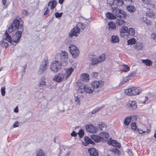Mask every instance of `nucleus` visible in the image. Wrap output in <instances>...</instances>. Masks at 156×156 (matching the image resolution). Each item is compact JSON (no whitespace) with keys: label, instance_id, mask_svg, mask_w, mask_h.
<instances>
[{"label":"nucleus","instance_id":"c03bdc74","mask_svg":"<svg viewBox=\"0 0 156 156\" xmlns=\"http://www.w3.org/2000/svg\"><path fill=\"white\" fill-rule=\"evenodd\" d=\"M101 108L102 107H98L95 108L91 112V113L93 114H95L96 113L99 111Z\"/></svg>","mask_w":156,"mask_h":156},{"label":"nucleus","instance_id":"e2e57ef3","mask_svg":"<svg viewBox=\"0 0 156 156\" xmlns=\"http://www.w3.org/2000/svg\"><path fill=\"white\" fill-rule=\"evenodd\" d=\"M146 23L147 25H151V22L150 21H149V20H146Z\"/></svg>","mask_w":156,"mask_h":156},{"label":"nucleus","instance_id":"bf43d9fd","mask_svg":"<svg viewBox=\"0 0 156 156\" xmlns=\"http://www.w3.org/2000/svg\"><path fill=\"white\" fill-rule=\"evenodd\" d=\"M123 81L125 82V83L127 82L128 81L127 78L126 77H124L123 78Z\"/></svg>","mask_w":156,"mask_h":156},{"label":"nucleus","instance_id":"0e129e2a","mask_svg":"<svg viewBox=\"0 0 156 156\" xmlns=\"http://www.w3.org/2000/svg\"><path fill=\"white\" fill-rule=\"evenodd\" d=\"M18 108L17 107L16 108H15L14 109V112H15L18 113Z\"/></svg>","mask_w":156,"mask_h":156},{"label":"nucleus","instance_id":"4c0bfd02","mask_svg":"<svg viewBox=\"0 0 156 156\" xmlns=\"http://www.w3.org/2000/svg\"><path fill=\"white\" fill-rule=\"evenodd\" d=\"M136 42V41L134 38H131L127 41V44L131 45L135 44Z\"/></svg>","mask_w":156,"mask_h":156},{"label":"nucleus","instance_id":"72a5a7b5","mask_svg":"<svg viewBox=\"0 0 156 156\" xmlns=\"http://www.w3.org/2000/svg\"><path fill=\"white\" fill-rule=\"evenodd\" d=\"M128 34L126 37H128L129 36H132L134 34L135 32L134 29L132 28H130L128 30V31L127 32Z\"/></svg>","mask_w":156,"mask_h":156},{"label":"nucleus","instance_id":"680f3d73","mask_svg":"<svg viewBox=\"0 0 156 156\" xmlns=\"http://www.w3.org/2000/svg\"><path fill=\"white\" fill-rule=\"evenodd\" d=\"M71 152L69 151H68L64 156H69Z\"/></svg>","mask_w":156,"mask_h":156},{"label":"nucleus","instance_id":"4468645a","mask_svg":"<svg viewBox=\"0 0 156 156\" xmlns=\"http://www.w3.org/2000/svg\"><path fill=\"white\" fill-rule=\"evenodd\" d=\"M108 3L110 5H113L114 4H115L116 5L118 6H121L124 3L123 2V0H112L111 2L109 3V0H107Z\"/></svg>","mask_w":156,"mask_h":156},{"label":"nucleus","instance_id":"79ce46f5","mask_svg":"<svg viewBox=\"0 0 156 156\" xmlns=\"http://www.w3.org/2000/svg\"><path fill=\"white\" fill-rule=\"evenodd\" d=\"M123 66L124 67V69L122 70L123 72H126L129 71V67L128 65H124Z\"/></svg>","mask_w":156,"mask_h":156},{"label":"nucleus","instance_id":"2f4dec72","mask_svg":"<svg viewBox=\"0 0 156 156\" xmlns=\"http://www.w3.org/2000/svg\"><path fill=\"white\" fill-rule=\"evenodd\" d=\"M108 29L109 30H115L116 28L115 23L112 22H110L108 23Z\"/></svg>","mask_w":156,"mask_h":156},{"label":"nucleus","instance_id":"13d9d810","mask_svg":"<svg viewBox=\"0 0 156 156\" xmlns=\"http://www.w3.org/2000/svg\"><path fill=\"white\" fill-rule=\"evenodd\" d=\"M71 136H77V133L74 131H73L71 134Z\"/></svg>","mask_w":156,"mask_h":156},{"label":"nucleus","instance_id":"a878e982","mask_svg":"<svg viewBox=\"0 0 156 156\" xmlns=\"http://www.w3.org/2000/svg\"><path fill=\"white\" fill-rule=\"evenodd\" d=\"M111 41L113 43H118L119 41V37L118 36L112 35V36Z\"/></svg>","mask_w":156,"mask_h":156},{"label":"nucleus","instance_id":"a18cd8bd","mask_svg":"<svg viewBox=\"0 0 156 156\" xmlns=\"http://www.w3.org/2000/svg\"><path fill=\"white\" fill-rule=\"evenodd\" d=\"M78 134L80 138H82L84 135V132L83 130L82 129H81L78 133Z\"/></svg>","mask_w":156,"mask_h":156},{"label":"nucleus","instance_id":"20e7f679","mask_svg":"<svg viewBox=\"0 0 156 156\" xmlns=\"http://www.w3.org/2000/svg\"><path fill=\"white\" fill-rule=\"evenodd\" d=\"M69 49L73 58H76L79 54L80 51L78 48L74 45H71L69 47Z\"/></svg>","mask_w":156,"mask_h":156},{"label":"nucleus","instance_id":"b1692460","mask_svg":"<svg viewBox=\"0 0 156 156\" xmlns=\"http://www.w3.org/2000/svg\"><path fill=\"white\" fill-rule=\"evenodd\" d=\"M77 85L79 86V88L78 89V92L83 94L85 92L84 90V85H83V84L80 82H78L77 83Z\"/></svg>","mask_w":156,"mask_h":156},{"label":"nucleus","instance_id":"ddd939ff","mask_svg":"<svg viewBox=\"0 0 156 156\" xmlns=\"http://www.w3.org/2000/svg\"><path fill=\"white\" fill-rule=\"evenodd\" d=\"M86 129L87 131L91 133H95L98 131V128L92 125L86 126Z\"/></svg>","mask_w":156,"mask_h":156},{"label":"nucleus","instance_id":"6ab92c4d","mask_svg":"<svg viewBox=\"0 0 156 156\" xmlns=\"http://www.w3.org/2000/svg\"><path fill=\"white\" fill-rule=\"evenodd\" d=\"M133 95H136L139 94L141 91V89L138 87H131Z\"/></svg>","mask_w":156,"mask_h":156},{"label":"nucleus","instance_id":"09e8293b","mask_svg":"<svg viewBox=\"0 0 156 156\" xmlns=\"http://www.w3.org/2000/svg\"><path fill=\"white\" fill-rule=\"evenodd\" d=\"M131 126L132 129L133 130L136 129V123L135 122L132 123L131 124Z\"/></svg>","mask_w":156,"mask_h":156},{"label":"nucleus","instance_id":"052dcab7","mask_svg":"<svg viewBox=\"0 0 156 156\" xmlns=\"http://www.w3.org/2000/svg\"><path fill=\"white\" fill-rule=\"evenodd\" d=\"M136 74V72H133L131 73H130L129 75H128L129 77H132L135 74Z\"/></svg>","mask_w":156,"mask_h":156},{"label":"nucleus","instance_id":"f3484780","mask_svg":"<svg viewBox=\"0 0 156 156\" xmlns=\"http://www.w3.org/2000/svg\"><path fill=\"white\" fill-rule=\"evenodd\" d=\"M108 143L109 144H112L113 147H115L120 148L121 146L120 143L117 142L115 140H112L111 138L109 139V141Z\"/></svg>","mask_w":156,"mask_h":156},{"label":"nucleus","instance_id":"39448f33","mask_svg":"<svg viewBox=\"0 0 156 156\" xmlns=\"http://www.w3.org/2000/svg\"><path fill=\"white\" fill-rule=\"evenodd\" d=\"M113 12L116 16L120 18H124L126 16V14L124 11L116 7L113 9Z\"/></svg>","mask_w":156,"mask_h":156},{"label":"nucleus","instance_id":"49530a36","mask_svg":"<svg viewBox=\"0 0 156 156\" xmlns=\"http://www.w3.org/2000/svg\"><path fill=\"white\" fill-rule=\"evenodd\" d=\"M75 101L76 103V105H80V99L78 97H75Z\"/></svg>","mask_w":156,"mask_h":156},{"label":"nucleus","instance_id":"4be33fe9","mask_svg":"<svg viewBox=\"0 0 156 156\" xmlns=\"http://www.w3.org/2000/svg\"><path fill=\"white\" fill-rule=\"evenodd\" d=\"M74 70V69L72 67H70L67 69L66 71V75H65L66 79L69 77Z\"/></svg>","mask_w":156,"mask_h":156},{"label":"nucleus","instance_id":"5701e85b","mask_svg":"<svg viewBox=\"0 0 156 156\" xmlns=\"http://www.w3.org/2000/svg\"><path fill=\"white\" fill-rule=\"evenodd\" d=\"M57 2L55 0H52L50 1L48 3V5L50 6L51 9L53 10L56 6Z\"/></svg>","mask_w":156,"mask_h":156},{"label":"nucleus","instance_id":"423d86ee","mask_svg":"<svg viewBox=\"0 0 156 156\" xmlns=\"http://www.w3.org/2000/svg\"><path fill=\"white\" fill-rule=\"evenodd\" d=\"M60 60L61 63H65V65L66 64L68 60V55L67 53L65 51H61L60 54Z\"/></svg>","mask_w":156,"mask_h":156},{"label":"nucleus","instance_id":"9b49d317","mask_svg":"<svg viewBox=\"0 0 156 156\" xmlns=\"http://www.w3.org/2000/svg\"><path fill=\"white\" fill-rule=\"evenodd\" d=\"M80 30L76 27L73 28L69 33V36L70 37H72L73 36H77V35L80 34Z\"/></svg>","mask_w":156,"mask_h":156},{"label":"nucleus","instance_id":"f03ea898","mask_svg":"<svg viewBox=\"0 0 156 156\" xmlns=\"http://www.w3.org/2000/svg\"><path fill=\"white\" fill-rule=\"evenodd\" d=\"M23 22L21 18L17 17L12 23L8 29V32L11 33L16 29H23Z\"/></svg>","mask_w":156,"mask_h":156},{"label":"nucleus","instance_id":"2eb2a0df","mask_svg":"<svg viewBox=\"0 0 156 156\" xmlns=\"http://www.w3.org/2000/svg\"><path fill=\"white\" fill-rule=\"evenodd\" d=\"M48 64V62L46 60H44L42 62L40 68V71L41 72V73H43L46 71Z\"/></svg>","mask_w":156,"mask_h":156},{"label":"nucleus","instance_id":"774afa93","mask_svg":"<svg viewBox=\"0 0 156 156\" xmlns=\"http://www.w3.org/2000/svg\"><path fill=\"white\" fill-rule=\"evenodd\" d=\"M125 83V82L123 81V80L122 81H121L120 83L119 84V86L122 85L123 84Z\"/></svg>","mask_w":156,"mask_h":156},{"label":"nucleus","instance_id":"9d476101","mask_svg":"<svg viewBox=\"0 0 156 156\" xmlns=\"http://www.w3.org/2000/svg\"><path fill=\"white\" fill-rule=\"evenodd\" d=\"M128 31V28L126 26H123L120 29V35L124 38L126 37L127 34H128L127 32Z\"/></svg>","mask_w":156,"mask_h":156},{"label":"nucleus","instance_id":"3c124183","mask_svg":"<svg viewBox=\"0 0 156 156\" xmlns=\"http://www.w3.org/2000/svg\"><path fill=\"white\" fill-rule=\"evenodd\" d=\"M151 38L154 40L156 37V34L154 33H153L151 34Z\"/></svg>","mask_w":156,"mask_h":156},{"label":"nucleus","instance_id":"338daca9","mask_svg":"<svg viewBox=\"0 0 156 156\" xmlns=\"http://www.w3.org/2000/svg\"><path fill=\"white\" fill-rule=\"evenodd\" d=\"M6 0H2V3L3 5H5L6 4Z\"/></svg>","mask_w":156,"mask_h":156},{"label":"nucleus","instance_id":"0eeeda50","mask_svg":"<svg viewBox=\"0 0 156 156\" xmlns=\"http://www.w3.org/2000/svg\"><path fill=\"white\" fill-rule=\"evenodd\" d=\"M23 29L22 30L18 31L12 37V41L14 43H18L20 40Z\"/></svg>","mask_w":156,"mask_h":156},{"label":"nucleus","instance_id":"ea45409f","mask_svg":"<svg viewBox=\"0 0 156 156\" xmlns=\"http://www.w3.org/2000/svg\"><path fill=\"white\" fill-rule=\"evenodd\" d=\"M131 120V117H127L125 119L124 123L126 125H128L130 123Z\"/></svg>","mask_w":156,"mask_h":156},{"label":"nucleus","instance_id":"1a4fd4ad","mask_svg":"<svg viewBox=\"0 0 156 156\" xmlns=\"http://www.w3.org/2000/svg\"><path fill=\"white\" fill-rule=\"evenodd\" d=\"M104 84V82L102 81H94L91 83V86L94 90V89L101 87Z\"/></svg>","mask_w":156,"mask_h":156},{"label":"nucleus","instance_id":"c85d7f7f","mask_svg":"<svg viewBox=\"0 0 156 156\" xmlns=\"http://www.w3.org/2000/svg\"><path fill=\"white\" fill-rule=\"evenodd\" d=\"M131 87L126 89L124 92L126 95L129 96H133V93Z\"/></svg>","mask_w":156,"mask_h":156},{"label":"nucleus","instance_id":"7c9ffc66","mask_svg":"<svg viewBox=\"0 0 156 156\" xmlns=\"http://www.w3.org/2000/svg\"><path fill=\"white\" fill-rule=\"evenodd\" d=\"M128 11L131 13L134 12L136 10L135 7L133 5H129L127 7Z\"/></svg>","mask_w":156,"mask_h":156},{"label":"nucleus","instance_id":"473e14b6","mask_svg":"<svg viewBox=\"0 0 156 156\" xmlns=\"http://www.w3.org/2000/svg\"><path fill=\"white\" fill-rule=\"evenodd\" d=\"M8 30H7L5 34L6 36V40L9 43H11L12 41V39L11 37L8 34Z\"/></svg>","mask_w":156,"mask_h":156},{"label":"nucleus","instance_id":"c756f323","mask_svg":"<svg viewBox=\"0 0 156 156\" xmlns=\"http://www.w3.org/2000/svg\"><path fill=\"white\" fill-rule=\"evenodd\" d=\"M98 130H99L101 131H103L106 129V126L104 123H102L98 125L97 127Z\"/></svg>","mask_w":156,"mask_h":156},{"label":"nucleus","instance_id":"e433bc0d","mask_svg":"<svg viewBox=\"0 0 156 156\" xmlns=\"http://www.w3.org/2000/svg\"><path fill=\"white\" fill-rule=\"evenodd\" d=\"M105 16L106 17L109 19H115V17L112 14L109 12H108L106 13Z\"/></svg>","mask_w":156,"mask_h":156},{"label":"nucleus","instance_id":"864d4df0","mask_svg":"<svg viewBox=\"0 0 156 156\" xmlns=\"http://www.w3.org/2000/svg\"><path fill=\"white\" fill-rule=\"evenodd\" d=\"M149 0H142L143 2L145 4L149 5L151 4L150 2L149 1Z\"/></svg>","mask_w":156,"mask_h":156},{"label":"nucleus","instance_id":"5fc2aeb1","mask_svg":"<svg viewBox=\"0 0 156 156\" xmlns=\"http://www.w3.org/2000/svg\"><path fill=\"white\" fill-rule=\"evenodd\" d=\"M44 9H46V11L44 13V15H46L49 13V9H48V7H45Z\"/></svg>","mask_w":156,"mask_h":156},{"label":"nucleus","instance_id":"393cba45","mask_svg":"<svg viewBox=\"0 0 156 156\" xmlns=\"http://www.w3.org/2000/svg\"><path fill=\"white\" fill-rule=\"evenodd\" d=\"M81 79L85 81H87L89 79V75L87 73H83L81 75Z\"/></svg>","mask_w":156,"mask_h":156},{"label":"nucleus","instance_id":"dca6fc26","mask_svg":"<svg viewBox=\"0 0 156 156\" xmlns=\"http://www.w3.org/2000/svg\"><path fill=\"white\" fill-rule=\"evenodd\" d=\"M84 88L85 92L87 94H91L94 91V89L92 88L91 85H84Z\"/></svg>","mask_w":156,"mask_h":156},{"label":"nucleus","instance_id":"58836bf2","mask_svg":"<svg viewBox=\"0 0 156 156\" xmlns=\"http://www.w3.org/2000/svg\"><path fill=\"white\" fill-rule=\"evenodd\" d=\"M143 47V45L140 43H137L136 45L134 46V48L138 50H140Z\"/></svg>","mask_w":156,"mask_h":156},{"label":"nucleus","instance_id":"a211bd4d","mask_svg":"<svg viewBox=\"0 0 156 156\" xmlns=\"http://www.w3.org/2000/svg\"><path fill=\"white\" fill-rule=\"evenodd\" d=\"M88 151L90 154V156H98V151L94 148L89 149Z\"/></svg>","mask_w":156,"mask_h":156},{"label":"nucleus","instance_id":"a19ab883","mask_svg":"<svg viewBox=\"0 0 156 156\" xmlns=\"http://www.w3.org/2000/svg\"><path fill=\"white\" fill-rule=\"evenodd\" d=\"M46 85V83L45 80H41L38 83V85L40 87H43Z\"/></svg>","mask_w":156,"mask_h":156},{"label":"nucleus","instance_id":"aec40b11","mask_svg":"<svg viewBox=\"0 0 156 156\" xmlns=\"http://www.w3.org/2000/svg\"><path fill=\"white\" fill-rule=\"evenodd\" d=\"M109 137V134L105 132L101 133L100 134V140L103 141H106Z\"/></svg>","mask_w":156,"mask_h":156},{"label":"nucleus","instance_id":"6e6552de","mask_svg":"<svg viewBox=\"0 0 156 156\" xmlns=\"http://www.w3.org/2000/svg\"><path fill=\"white\" fill-rule=\"evenodd\" d=\"M127 107L130 110H133L137 108L136 102L133 101H129L127 104Z\"/></svg>","mask_w":156,"mask_h":156},{"label":"nucleus","instance_id":"c9c22d12","mask_svg":"<svg viewBox=\"0 0 156 156\" xmlns=\"http://www.w3.org/2000/svg\"><path fill=\"white\" fill-rule=\"evenodd\" d=\"M116 23L117 25L121 26L125 24L126 22L122 20L118 19L116 20Z\"/></svg>","mask_w":156,"mask_h":156},{"label":"nucleus","instance_id":"69168bd1","mask_svg":"<svg viewBox=\"0 0 156 156\" xmlns=\"http://www.w3.org/2000/svg\"><path fill=\"white\" fill-rule=\"evenodd\" d=\"M138 132L140 134H142L143 133L146 132L145 131H143V130H139Z\"/></svg>","mask_w":156,"mask_h":156},{"label":"nucleus","instance_id":"4d7b16f0","mask_svg":"<svg viewBox=\"0 0 156 156\" xmlns=\"http://www.w3.org/2000/svg\"><path fill=\"white\" fill-rule=\"evenodd\" d=\"M22 13L23 14L25 15H27L28 14V12L25 9H24L23 10L22 12Z\"/></svg>","mask_w":156,"mask_h":156},{"label":"nucleus","instance_id":"cd10ccee","mask_svg":"<svg viewBox=\"0 0 156 156\" xmlns=\"http://www.w3.org/2000/svg\"><path fill=\"white\" fill-rule=\"evenodd\" d=\"M80 30V31H82L85 27V25L82 23L80 22L78 23L76 27Z\"/></svg>","mask_w":156,"mask_h":156},{"label":"nucleus","instance_id":"7ed1b4c3","mask_svg":"<svg viewBox=\"0 0 156 156\" xmlns=\"http://www.w3.org/2000/svg\"><path fill=\"white\" fill-rule=\"evenodd\" d=\"M61 68V63L58 61L52 62L50 66L51 70L55 73L58 72Z\"/></svg>","mask_w":156,"mask_h":156},{"label":"nucleus","instance_id":"603ef678","mask_svg":"<svg viewBox=\"0 0 156 156\" xmlns=\"http://www.w3.org/2000/svg\"><path fill=\"white\" fill-rule=\"evenodd\" d=\"M19 126V122L17 121H16L13 125V126L14 128L18 127Z\"/></svg>","mask_w":156,"mask_h":156},{"label":"nucleus","instance_id":"bb28decb","mask_svg":"<svg viewBox=\"0 0 156 156\" xmlns=\"http://www.w3.org/2000/svg\"><path fill=\"white\" fill-rule=\"evenodd\" d=\"M91 138L96 142H99L101 140L100 136L95 134H93L91 135Z\"/></svg>","mask_w":156,"mask_h":156},{"label":"nucleus","instance_id":"de8ad7c7","mask_svg":"<svg viewBox=\"0 0 156 156\" xmlns=\"http://www.w3.org/2000/svg\"><path fill=\"white\" fill-rule=\"evenodd\" d=\"M62 15V13H59L58 12H56L55 13V16L56 18L61 17Z\"/></svg>","mask_w":156,"mask_h":156},{"label":"nucleus","instance_id":"f704fd0d","mask_svg":"<svg viewBox=\"0 0 156 156\" xmlns=\"http://www.w3.org/2000/svg\"><path fill=\"white\" fill-rule=\"evenodd\" d=\"M142 62L147 66H150L152 64V62L149 59L142 60Z\"/></svg>","mask_w":156,"mask_h":156},{"label":"nucleus","instance_id":"8fccbe9b","mask_svg":"<svg viewBox=\"0 0 156 156\" xmlns=\"http://www.w3.org/2000/svg\"><path fill=\"white\" fill-rule=\"evenodd\" d=\"M5 87H3L1 89V91L2 95L3 96H4L5 95Z\"/></svg>","mask_w":156,"mask_h":156},{"label":"nucleus","instance_id":"f8f14e48","mask_svg":"<svg viewBox=\"0 0 156 156\" xmlns=\"http://www.w3.org/2000/svg\"><path fill=\"white\" fill-rule=\"evenodd\" d=\"M64 78H65V75L63 73H59L56 75L53 80L54 81L59 82L62 81Z\"/></svg>","mask_w":156,"mask_h":156},{"label":"nucleus","instance_id":"6e6d98bb","mask_svg":"<svg viewBox=\"0 0 156 156\" xmlns=\"http://www.w3.org/2000/svg\"><path fill=\"white\" fill-rule=\"evenodd\" d=\"M98 75V74L97 73L94 72L92 74V76L94 78H96Z\"/></svg>","mask_w":156,"mask_h":156},{"label":"nucleus","instance_id":"412c9836","mask_svg":"<svg viewBox=\"0 0 156 156\" xmlns=\"http://www.w3.org/2000/svg\"><path fill=\"white\" fill-rule=\"evenodd\" d=\"M84 141L85 142H83V144L85 146H86L90 144H94V142L90 138L87 136L85 137Z\"/></svg>","mask_w":156,"mask_h":156},{"label":"nucleus","instance_id":"37998d69","mask_svg":"<svg viewBox=\"0 0 156 156\" xmlns=\"http://www.w3.org/2000/svg\"><path fill=\"white\" fill-rule=\"evenodd\" d=\"M37 156H46L43 151L41 150L37 153Z\"/></svg>","mask_w":156,"mask_h":156},{"label":"nucleus","instance_id":"f257e3e1","mask_svg":"<svg viewBox=\"0 0 156 156\" xmlns=\"http://www.w3.org/2000/svg\"><path fill=\"white\" fill-rule=\"evenodd\" d=\"M106 58V55L105 54H103L99 55L97 58L96 55L93 53L89 54L87 60L90 61V65H95L98 63L103 62Z\"/></svg>","mask_w":156,"mask_h":156}]
</instances>
